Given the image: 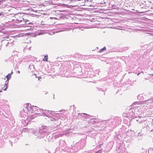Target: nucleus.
Wrapping results in <instances>:
<instances>
[{"instance_id":"5","label":"nucleus","mask_w":153,"mask_h":153,"mask_svg":"<svg viewBox=\"0 0 153 153\" xmlns=\"http://www.w3.org/2000/svg\"><path fill=\"white\" fill-rule=\"evenodd\" d=\"M133 104H134L135 105L136 104L137 105H136L135 107H137V111H138L139 108L141 109V108H142L143 106V104H138L137 102H134Z\"/></svg>"},{"instance_id":"22","label":"nucleus","mask_w":153,"mask_h":153,"mask_svg":"<svg viewBox=\"0 0 153 153\" xmlns=\"http://www.w3.org/2000/svg\"><path fill=\"white\" fill-rule=\"evenodd\" d=\"M83 114H85V115H88V114H85V113H83Z\"/></svg>"},{"instance_id":"1","label":"nucleus","mask_w":153,"mask_h":153,"mask_svg":"<svg viewBox=\"0 0 153 153\" xmlns=\"http://www.w3.org/2000/svg\"><path fill=\"white\" fill-rule=\"evenodd\" d=\"M13 74V72L12 71H11V72L10 74H8L7 75L6 77V78H2V79L1 80V82H4V81L5 82V85L7 84L9 82V79H10L11 78V75Z\"/></svg>"},{"instance_id":"18","label":"nucleus","mask_w":153,"mask_h":153,"mask_svg":"<svg viewBox=\"0 0 153 153\" xmlns=\"http://www.w3.org/2000/svg\"><path fill=\"white\" fill-rule=\"evenodd\" d=\"M101 152V151L99 150L98 151H97L96 153H100Z\"/></svg>"},{"instance_id":"23","label":"nucleus","mask_w":153,"mask_h":153,"mask_svg":"<svg viewBox=\"0 0 153 153\" xmlns=\"http://www.w3.org/2000/svg\"><path fill=\"white\" fill-rule=\"evenodd\" d=\"M140 74V73H138V74H137V75H139V74Z\"/></svg>"},{"instance_id":"21","label":"nucleus","mask_w":153,"mask_h":153,"mask_svg":"<svg viewBox=\"0 0 153 153\" xmlns=\"http://www.w3.org/2000/svg\"><path fill=\"white\" fill-rule=\"evenodd\" d=\"M150 149L152 150H153V148H150Z\"/></svg>"},{"instance_id":"14","label":"nucleus","mask_w":153,"mask_h":153,"mask_svg":"<svg viewBox=\"0 0 153 153\" xmlns=\"http://www.w3.org/2000/svg\"><path fill=\"white\" fill-rule=\"evenodd\" d=\"M50 19H57V18L56 17H50Z\"/></svg>"},{"instance_id":"20","label":"nucleus","mask_w":153,"mask_h":153,"mask_svg":"<svg viewBox=\"0 0 153 153\" xmlns=\"http://www.w3.org/2000/svg\"><path fill=\"white\" fill-rule=\"evenodd\" d=\"M149 75H151L152 76H153V74H149Z\"/></svg>"},{"instance_id":"12","label":"nucleus","mask_w":153,"mask_h":153,"mask_svg":"<svg viewBox=\"0 0 153 153\" xmlns=\"http://www.w3.org/2000/svg\"><path fill=\"white\" fill-rule=\"evenodd\" d=\"M55 77V76L54 75L52 76V74H48V77H49V78H50L51 77H52L53 78H54Z\"/></svg>"},{"instance_id":"7","label":"nucleus","mask_w":153,"mask_h":153,"mask_svg":"<svg viewBox=\"0 0 153 153\" xmlns=\"http://www.w3.org/2000/svg\"><path fill=\"white\" fill-rule=\"evenodd\" d=\"M48 56H45L44 58L43 59V60L44 61L47 62Z\"/></svg>"},{"instance_id":"26","label":"nucleus","mask_w":153,"mask_h":153,"mask_svg":"<svg viewBox=\"0 0 153 153\" xmlns=\"http://www.w3.org/2000/svg\"><path fill=\"white\" fill-rule=\"evenodd\" d=\"M74 148V147H72V149H74V148Z\"/></svg>"},{"instance_id":"8","label":"nucleus","mask_w":153,"mask_h":153,"mask_svg":"<svg viewBox=\"0 0 153 153\" xmlns=\"http://www.w3.org/2000/svg\"><path fill=\"white\" fill-rule=\"evenodd\" d=\"M105 50H106V47H104L103 48L100 49V50L99 51V52H101L102 51Z\"/></svg>"},{"instance_id":"13","label":"nucleus","mask_w":153,"mask_h":153,"mask_svg":"<svg viewBox=\"0 0 153 153\" xmlns=\"http://www.w3.org/2000/svg\"><path fill=\"white\" fill-rule=\"evenodd\" d=\"M23 110L24 111V112L25 113H27V109L26 107H25L23 109Z\"/></svg>"},{"instance_id":"11","label":"nucleus","mask_w":153,"mask_h":153,"mask_svg":"<svg viewBox=\"0 0 153 153\" xmlns=\"http://www.w3.org/2000/svg\"><path fill=\"white\" fill-rule=\"evenodd\" d=\"M54 68H51V71H50V73L51 74H53L54 73Z\"/></svg>"},{"instance_id":"4","label":"nucleus","mask_w":153,"mask_h":153,"mask_svg":"<svg viewBox=\"0 0 153 153\" xmlns=\"http://www.w3.org/2000/svg\"><path fill=\"white\" fill-rule=\"evenodd\" d=\"M53 1L48 0V8L51 9V8L55 7V5L56 4L55 2H53Z\"/></svg>"},{"instance_id":"27","label":"nucleus","mask_w":153,"mask_h":153,"mask_svg":"<svg viewBox=\"0 0 153 153\" xmlns=\"http://www.w3.org/2000/svg\"><path fill=\"white\" fill-rule=\"evenodd\" d=\"M95 118L92 119H95Z\"/></svg>"},{"instance_id":"9","label":"nucleus","mask_w":153,"mask_h":153,"mask_svg":"<svg viewBox=\"0 0 153 153\" xmlns=\"http://www.w3.org/2000/svg\"><path fill=\"white\" fill-rule=\"evenodd\" d=\"M4 85H5V86H4V87H3V88H2V89H3V90H4L5 91V90H6V89L7 88V84L5 85L4 84Z\"/></svg>"},{"instance_id":"28","label":"nucleus","mask_w":153,"mask_h":153,"mask_svg":"<svg viewBox=\"0 0 153 153\" xmlns=\"http://www.w3.org/2000/svg\"><path fill=\"white\" fill-rule=\"evenodd\" d=\"M84 1H85V0H84Z\"/></svg>"},{"instance_id":"3","label":"nucleus","mask_w":153,"mask_h":153,"mask_svg":"<svg viewBox=\"0 0 153 153\" xmlns=\"http://www.w3.org/2000/svg\"><path fill=\"white\" fill-rule=\"evenodd\" d=\"M144 104H146L150 108H152L153 106V100H148L144 102Z\"/></svg>"},{"instance_id":"17","label":"nucleus","mask_w":153,"mask_h":153,"mask_svg":"<svg viewBox=\"0 0 153 153\" xmlns=\"http://www.w3.org/2000/svg\"><path fill=\"white\" fill-rule=\"evenodd\" d=\"M71 1H81V0H71Z\"/></svg>"},{"instance_id":"10","label":"nucleus","mask_w":153,"mask_h":153,"mask_svg":"<svg viewBox=\"0 0 153 153\" xmlns=\"http://www.w3.org/2000/svg\"><path fill=\"white\" fill-rule=\"evenodd\" d=\"M54 33L53 32H51V31L50 30H48V34L52 35Z\"/></svg>"},{"instance_id":"6","label":"nucleus","mask_w":153,"mask_h":153,"mask_svg":"<svg viewBox=\"0 0 153 153\" xmlns=\"http://www.w3.org/2000/svg\"><path fill=\"white\" fill-rule=\"evenodd\" d=\"M48 10H49L48 11V15H50V14H56V12L55 10H53L52 11L50 10V9H48Z\"/></svg>"},{"instance_id":"16","label":"nucleus","mask_w":153,"mask_h":153,"mask_svg":"<svg viewBox=\"0 0 153 153\" xmlns=\"http://www.w3.org/2000/svg\"><path fill=\"white\" fill-rule=\"evenodd\" d=\"M140 118L139 117H138L137 119H136V120L137 121H139V119Z\"/></svg>"},{"instance_id":"25","label":"nucleus","mask_w":153,"mask_h":153,"mask_svg":"<svg viewBox=\"0 0 153 153\" xmlns=\"http://www.w3.org/2000/svg\"><path fill=\"white\" fill-rule=\"evenodd\" d=\"M18 73H19L20 71H18Z\"/></svg>"},{"instance_id":"2","label":"nucleus","mask_w":153,"mask_h":153,"mask_svg":"<svg viewBox=\"0 0 153 153\" xmlns=\"http://www.w3.org/2000/svg\"><path fill=\"white\" fill-rule=\"evenodd\" d=\"M54 113V111H49L48 110V122L50 121V122L54 121V122L56 123V120H55V119L53 117H51V116H52V115H51V114H53Z\"/></svg>"},{"instance_id":"19","label":"nucleus","mask_w":153,"mask_h":153,"mask_svg":"<svg viewBox=\"0 0 153 153\" xmlns=\"http://www.w3.org/2000/svg\"><path fill=\"white\" fill-rule=\"evenodd\" d=\"M78 68L80 70H81V68L80 67H79Z\"/></svg>"},{"instance_id":"24","label":"nucleus","mask_w":153,"mask_h":153,"mask_svg":"<svg viewBox=\"0 0 153 153\" xmlns=\"http://www.w3.org/2000/svg\"><path fill=\"white\" fill-rule=\"evenodd\" d=\"M57 126V125H56L55 126V127Z\"/></svg>"},{"instance_id":"15","label":"nucleus","mask_w":153,"mask_h":153,"mask_svg":"<svg viewBox=\"0 0 153 153\" xmlns=\"http://www.w3.org/2000/svg\"><path fill=\"white\" fill-rule=\"evenodd\" d=\"M143 123V121H141H141L140 120L138 122V123L139 124H141V123Z\"/></svg>"}]
</instances>
